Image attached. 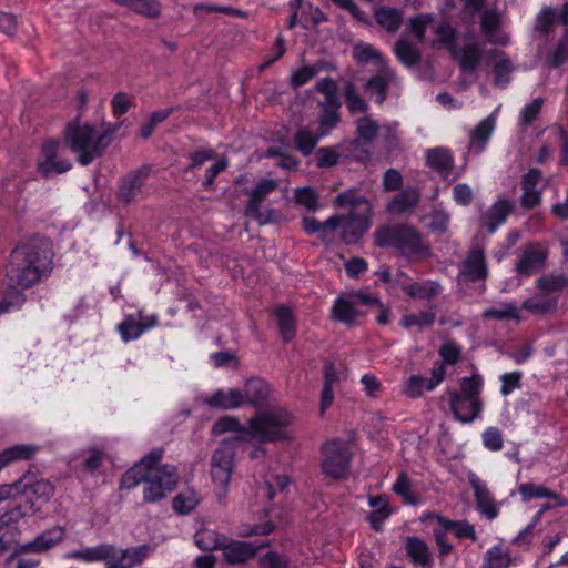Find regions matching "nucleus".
<instances>
[{
	"label": "nucleus",
	"instance_id": "obj_1",
	"mask_svg": "<svg viewBox=\"0 0 568 568\" xmlns=\"http://www.w3.org/2000/svg\"><path fill=\"white\" fill-rule=\"evenodd\" d=\"M53 267V246L49 239L32 236L10 253L6 267L7 297L0 302V315L26 301L21 290L30 288L47 277Z\"/></svg>",
	"mask_w": 568,
	"mask_h": 568
},
{
	"label": "nucleus",
	"instance_id": "obj_2",
	"mask_svg": "<svg viewBox=\"0 0 568 568\" xmlns=\"http://www.w3.org/2000/svg\"><path fill=\"white\" fill-rule=\"evenodd\" d=\"M161 458V449H155L143 457L123 475L121 487L131 489L144 484V501L156 503L164 498L175 488L178 475L173 465H160Z\"/></svg>",
	"mask_w": 568,
	"mask_h": 568
},
{
	"label": "nucleus",
	"instance_id": "obj_3",
	"mask_svg": "<svg viewBox=\"0 0 568 568\" xmlns=\"http://www.w3.org/2000/svg\"><path fill=\"white\" fill-rule=\"evenodd\" d=\"M65 145L75 154L78 162L85 166L100 158L110 144V132L103 126L77 118L63 130Z\"/></svg>",
	"mask_w": 568,
	"mask_h": 568
},
{
	"label": "nucleus",
	"instance_id": "obj_4",
	"mask_svg": "<svg viewBox=\"0 0 568 568\" xmlns=\"http://www.w3.org/2000/svg\"><path fill=\"white\" fill-rule=\"evenodd\" d=\"M335 203L351 207L346 216L341 217V237L346 244L356 243L371 227V203L363 196H357L352 190L338 194Z\"/></svg>",
	"mask_w": 568,
	"mask_h": 568
},
{
	"label": "nucleus",
	"instance_id": "obj_5",
	"mask_svg": "<svg viewBox=\"0 0 568 568\" xmlns=\"http://www.w3.org/2000/svg\"><path fill=\"white\" fill-rule=\"evenodd\" d=\"M483 386V377L479 374H473L460 379L459 390L447 392L450 409L457 420L466 424L480 416L484 407L480 397Z\"/></svg>",
	"mask_w": 568,
	"mask_h": 568
},
{
	"label": "nucleus",
	"instance_id": "obj_6",
	"mask_svg": "<svg viewBox=\"0 0 568 568\" xmlns=\"http://www.w3.org/2000/svg\"><path fill=\"white\" fill-rule=\"evenodd\" d=\"M375 243L381 247H394L408 257H423L428 253V247L418 232L407 225H386L377 229Z\"/></svg>",
	"mask_w": 568,
	"mask_h": 568
},
{
	"label": "nucleus",
	"instance_id": "obj_7",
	"mask_svg": "<svg viewBox=\"0 0 568 568\" xmlns=\"http://www.w3.org/2000/svg\"><path fill=\"white\" fill-rule=\"evenodd\" d=\"M292 416L286 409H270L257 414L248 420V440L271 443L290 438L288 426Z\"/></svg>",
	"mask_w": 568,
	"mask_h": 568
},
{
	"label": "nucleus",
	"instance_id": "obj_8",
	"mask_svg": "<svg viewBox=\"0 0 568 568\" xmlns=\"http://www.w3.org/2000/svg\"><path fill=\"white\" fill-rule=\"evenodd\" d=\"M568 277L564 273H549L540 276L536 282L538 293H535V314L550 313L557 308L558 300Z\"/></svg>",
	"mask_w": 568,
	"mask_h": 568
},
{
	"label": "nucleus",
	"instance_id": "obj_9",
	"mask_svg": "<svg viewBox=\"0 0 568 568\" xmlns=\"http://www.w3.org/2000/svg\"><path fill=\"white\" fill-rule=\"evenodd\" d=\"M368 304H379V298L363 292L341 295L334 301L331 314L333 320L351 326L366 314L361 306Z\"/></svg>",
	"mask_w": 568,
	"mask_h": 568
},
{
	"label": "nucleus",
	"instance_id": "obj_10",
	"mask_svg": "<svg viewBox=\"0 0 568 568\" xmlns=\"http://www.w3.org/2000/svg\"><path fill=\"white\" fill-rule=\"evenodd\" d=\"M236 442L224 439L211 457V477L216 489L224 496L234 468Z\"/></svg>",
	"mask_w": 568,
	"mask_h": 568
},
{
	"label": "nucleus",
	"instance_id": "obj_11",
	"mask_svg": "<svg viewBox=\"0 0 568 568\" xmlns=\"http://www.w3.org/2000/svg\"><path fill=\"white\" fill-rule=\"evenodd\" d=\"M352 452L346 442L331 440L323 446L322 470L332 478H345L349 473Z\"/></svg>",
	"mask_w": 568,
	"mask_h": 568
},
{
	"label": "nucleus",
	"instance_id": "obj_12",
	"mask_svg": "<svg viewBox=\"0 0 568 568\" xmlns=\"http://www.w3.org/2000/svg\"><path fill=\"white\" fill-rule=\"evenodd\" d=\"M410 30L419 42L425 41V32L427 29H432L436 34V39L433 41V45L436 43L447 45L452 51L454 45L455 31L448 23L434 24V18L430 14H420L412 18Z\"/></svg>",
	"mask_w": 568,
	"mask_h": 568
},
{
	"label": "nucleus",
	"instance_id": "obj_13",
	"mask_svg": "<svg viewBox=\"0 0 568 568\" xmlns=\"http://www.w3.org/2000/svg\"><path fill=\"white\" fill-rule=\"evenodd\" d=\"M65 144L59 141H48L42 146V159L38 164L40 173L44 176L61 174L72 168L71 162L64 156Z\"/></svg>",
	"mask_w": 568,
	"mask_h": 568
},
{
	"label": "nucleus",
	"instance_id": "obj_14",
	"mask_svg": "<svg viewBox=\"0 0 568 568\" xmlns=\"http://www.w3.org/2000/svg\"><path fill=\"white\" fill-rule=\"evenodd\" d=\"M19 485L18 490H14V496L22 493L30 501V511H38L41 506L50 500L54 493V486L47 479L27 480L22 479L17 481Z\"/></svg>",
	"mask_w": 568,
	"mask_h": 568
},
{
	"label": "nucleus",
	"instance_id": "obj_15",
	"mask_svg": "<svg viewBox=\"0 0 568 568\" xmlns=\"http://www.w3.org/2000/svg\"><path fill=\"white\" fill-rule=\"evenodd\" d=\"M500 106H497L488 116L483 119L469 133L468 154L478 155L481 153L490 140L497 122V113Z\"/></svg>",
	"mask_w": 568,
	"mask_h": 568
},
{
	"label": "nucleus",
	"instance_id": "obj_16",
	"mask_svg": "<svg viewBox=\"0 0 568 568\" xmlns=\"http://www.w3.org/2000/svg\"><path fill=\"white\" fill-rule=\"evenodd\" d=\"M159 324L156 315L142 318L141 312L138 313V317L129 315L122 323L119 324L118 331L123 342L128 343L138 339L146 331L155 327Z\"/></svg>",
	"mask_w": 568,
	"mask_h": 568
},
{
	"label": "nucleus",
	"instance_id": "obj_17",
	"mask_svg": "<svg viewBox=\"0 0 568 568\" xmlns=\"http://www.w3.org/2000/svg\"><path fill=\"white\" fill-rule=\"evenodd\" d=\"M150 552V547L139 546L126 549H118L111 545L110 557L106 564L110 568H132L141 564Z\"/></svg>",
	"mask_w": 568,
	"mask_h": 568
},
{
	"label": "nucleus",
	"instance_id": "obj_18",
	"mask_svg": "<svg viewBox=\"0 0 568 568\" xmlns=\"http://www.w3.org/2000/svg\"><path fill=\"white\" fill-rule=\"evenodd\" d=\"M555 24L568 28V0L558 9L545 7L536 18L535 30L548 36Z\"/></svg>",
	"mask_w": 568,
	"mask_h": 568
},
{
	"label": "nucleus",
	"instance_id": "obj_19",
	"mask_svg": "<svg viewBox=\"0 0 568 568\" xmlns=\"http://www.w3.org/2000/svg\"><path fill=\"white\" fill-rule=\"evenodd\" d=\"M513 203L507 199H499L493 203L481 215V225L493 234L501 226L513 211Z\"/></svg>",
	"mask_w": 568,
	"mask_h": 568
},
{
	"label": "nucleus",
	"instance_id": "obj_20",
	"mask_svg": "<svg viewBox=\"0 0 568 568\" xmlns=\"http://www.w3.org/2000/svg\"><path fill=\"white\" fill-rule=\"evenodd\" d=\"M203 402L212 408L232 410L244 406L242 392L236 388L217 389L204 397Z\"/></svg>",
	"mask_w": 568,
	"mask_h": 568
},
{
	"label": "nucleus",
	"instance_id": "obj_21",
	"mask_svg": "<svg viewBox=\"0 0 568 568\" xmlns=\"http://www.w3.org/2000/svg\"><path fill=\"white\" fill-rule=\"evenodd\" d=\"M64 537V528L61 526H54L37 536L34 540L21 546V550L26 552H43L61 542Z\"/></svg>",
	"mask_w": 568,
	"mask_h": 568
},
{
	"label": "nucleus",
	"instance_id": "obj_22",
	"mask_svg": "<svg viewBox=\"0 0 568 568\" xmlns=\"http://www.w3.org/2000/svg\"><path fill=\"white\" fill-rule=\"evenodd\" d=\"M264 545H254L247 541H233L225 538L222 547L224 558L230 564H240L252 558L256 550Z\"/></svg>",
	"mask_w": 568,
	"mask_h": 568
},
{
	"label": "nucleus",
	"instance_id": "obj_23",
	"mask_svg": "<svg viewBox=\"0 0 568 568\" xmlns=\"http://www.w3.org/2000/svg\"><path fill=\"white\" fill-rule=\"evenodd\" d=\"M480 27L487 42L500 45L508 43V36L500 29V17L495 11L483 12Z\"/></svg>",
	"mask_w": 568,
	"mask_h": 568
},
{
	"label": "nucleus",
	"instance_id": "obj_24",
	"mask_svg": "<svg viewBox=\"0 0 568 568\" xmlns=\"http://www.w3.org/2000/svg\"><path fill=\"white\" fill-rule=\"evenodd\" d=\"M426 163L444 180H448L453 171L454 158L447 149L434 148L426 151Z\"/></svg>",
	"mask_w": 568,
	"mask_h": 568
},
{
	"label": "nucleus",
	"instance_id": "obj_25",
	"mask_svg": "<svg viewBox=\"0 0 568 568\" xmlns=\"http://www.w3.org/2000/svg\"><path fill=\"white\" fill-rule=\"evenodd\" d=\"M470 485L474 489L478 510L488 519H494L498 515V508L486 487L485 483L478 477L471 476L469 478Z\"/></svg>",
	"mask_w": 568,
	"mask_h": 568
},
{
	"label": "nucleus",
	"instance_id": "obj_26",
	"mask_svg": "<svg viewBox=\"0 0 568 568\" xmlns=\"http://www.w3.org/2000/svg\"><path fill=\"white\" fill-rule=\"evenodd\" d=\"M276 189H277V182L275 180H273V179L261 180L250 193V201L246 206V214L256 220H260L261 203L266 199L267 195H270Z\"/></svg>",
	"mask_w": 568,
	"mask_h": 568
},
{
	"label": "nucleus",
	"instance_id": "obj_27",
	"mask_svg": "<svg viewBox=\"0 0 568 568\" xmlns=\"http://www.w3.org/2000/svg\"><path fill=\"white\" fill-rule=\"evenodd\" d=\"M464 274L470 281L484 280L487 276V264L484 250L473 248L464 263Z\"/></svg>",
	"mask_w": 568,
	"mask_h": 568
},
{
	"label": "nucleus",
	"instance_id": "obj_28",
	"mask_svg": "<svg viewBox=\"0 0 568 568\" xmlns=\"http://www.w3.org/2000/svg\"><path fill=\"white\" fill-rule=\"evenodd\" d=\"M111 545L101 544L94 547H87L83 549H78L73 551H69L64 555L67 559L79 560L83 562H98L105 561L110 557Z\"/></svg>",
	"mask_w": 568,
	"mask_h": 568
},
{
	"label": "nucleus",
	"instance_id": "obj_29",
	"mask_svg": "<svg viewBox=\"0 0 568 568\" xmlns=\"http://www.w3.org/2000/svg\"><path fill=\"white\" fill-rule=\"evenodd\" d=\"M146 173L139 170L130 173L122 182L119 189V199L124 203H130L142 191Z\"/></svg>",
	"mask_w": 568,
	"mask_h": 568
},
{
	"label": "nucleus",
	"instance_id": "obj_30",
	"mask_svg": "<svg viewBox=\"0 0 568 568\" xmlns=\"http://www.w3.org/2000/svg\"><path fill=\"white\" fill-rule=\"evenodd\" d=\"M561 496L550 491L544 486H535V523L548 510L558 506H562Z\"/></svg>",
	"mask_w": 568,
	"mask_h": 568
},
{
	"label": "nucleus",
	"instance_id": "obj_31",
	"mask_svg": "<svg viewBox=\"0 0 568 568\" xmlns=\"http://www.w3.org/2000/svg\"><path fill=\"white\" fill-rule=\"evenodd\" d=\"M244 397V405H261L270 394V387L266 382L261 378H251L246 382L244 389L241 390Z\"/></svg>",
	"mask_w": 568,
	"mask_h": 568
},
{
	"label": "nucleus",
	"instance_id": "obj_32",
	"mask_svg": "<svg viewBox=\"0 0 568 568\" xmlns=\"http://www.w3.org/2000/svg\"><path fill=\"white\" fill-rule=\"evenodd\" d=\"M420 194L416 187H407L396 194L387 205V211L392 214H402L414 207L419 201Z\"/></svg>",
	"mask_w": 568,
	"mask_h": 568
},
{
	"label": "nucleus",
	"instance_id": "obj_33",
	"mask_svg": "<svg viewBox=\"0 0 568 568\" xmlns=\"http://www.w3.org/2000/svg\"><path fill=\"white\" fill-rule=\"evenodd\" d=\"M515 562L516 558L510 556L508 549L496 545L485 552L481 568H509Z\"/></svg>",
	"mask_w": 568,
	"mask_h": 568
},
{
	"label": "nucleus",
	"instance_id": "obj_34",
	"mask_svg": "<svg viewBox=\"0 0 568 568\" xmlns=\"http://www.w3.org/2000/svg\"><path fill=\"white\" fill-rule=\"evenodd\" d=\"M37 450V446L27 444L13 445L6 448L0 453V471L11 463L32 458Z\"/></svg>",
	"mask_w": 568,
	"mask_h": 568
},
{
	"label": "nucleus",
	"instance_id": "obj_35",
	"mask_svg": "<svg viewBox=\"0 0 568 568\" xmlns=\"http://www.w3.org/2000/svg\"><path fill=\"white\" fill-rule=\"evenodd\" d=\"M212 433L214 435L234 433L235 437L233 439L236 443L237 440H248L247 426H243L239 419L232 416H224L216 420L212 427Z\"/></svg>",
	"mask_w": 568,
	"mask_h": 568
},
{
	"label": "nucleus",
	"instance_id": "obj_36",
	"mask_svg": "<svg viewBox=\"0 0 568 568\" xmlns=\"http://www.w3.org/2000/svg\"><path fill=\"white\" fill-rule=\"evenodd\" d=\"M452 53L458 60L463 71H473L481 58V50L475 43H467L460 50L456 47L452 48Z\"/></svg>",
	"mask_w": 568,
	"mask_h": 568
},
{
	"label": "nucleus",
	"instance_id": "obj_37",
	"mask_svg": "<svg viewBox=\"0 0 568 568\" xmlns=\"http://www.w3.org/2000/svg\"><path fill=\"white\" fill-rule=\"evenodd\" d=\"M491 59L496 61L494 65V83L497 87L504 88L510 81V74L513 72V64L503 51L494 50L491 52Z\"/></svg>",
	"mask_w": 568,
	"mask_h": 568
},
{
	"label": "nucleus",
	"instance_id": "obj_38",
	"mask_svg": "<svg viewBox=\"0 0 568 568\" xmlns=\"http://www.w3.org/2000/svg\"><path fill=\"white\" fill-rule=\"evenodd\" d=\"M282 339L287 343L295 337L296 320L291 308L280 306L274 311Z\"/></svg>",
	"mask_w": 568,
	"mask_h": 568
},
{
	"label": "nucleus",
	"instance_id": "obj_39",
	"mask_svg": "<svg viewBox=\"0 0 568 568\" xmlns=\"http://www.w3.org/2000/svg\"><path fill=\"white\" fill-rule=\"evenodd\" d=\"M406 550L414 564L419 566H430L432 556L425 541L417 537H408Z\"/></svg>",
	"mask_w": 568,
	"mask_h": 568
},
{
	"label": "nucleus",
	"instance_id": "obj_40",
	"mask_svg": "<svg viewBox=\"0 0 568 568\" xmlns=\"http://www.w3.org/2000/svg\"><path fill=\"white\" fill-rule=\"evenodd\" d=\"M302 224L306 233L324 236L338 229V225L341 224V217L339 215H333L325 222L321 223L312 216H306L303 219Z\"/></svg>",
	"mask_w": 568,
	"mask_h": 568
},
{
	"label": "nucleus",
	"instance_id": "obj_41",
	"mask_svg": "<svg viewBox=\"0 0 568 568\" xmlns=\"http://www.w3.org/2000/svg\"><path fill=\"white\" fill-rule=\"evenodd\" d=\"M322 136L321 132L314 133L311 128H301L294 138L295 146L303 155L307 156L312 154Z\"/></svg>",
	"mask_w": 568,
	"mask_h": 568
},
{
	"label": "nucleus",
	"instance_id": "obj_42",
	"mask_svg": "<svg viewBox=\"0 0 568 568\" xmlns=\"http://www.w3.org/2000/svg\"><path fill=\"white\" fill-rule=\"evenodd\" d=\"M437 520L444 530L453 532L456 538H469L471 540H476L475 528L468 521H455L444 517H437Z\"/></svg>",
	"mask_w": 568,
	"mask_h": 568
},
{
	"label": "nucleus",
	"instance_id": "obj_43",
	"mask_svg": "<svg viewBox=\"0 0 568 568\" xmlns=\"http://www.w3.org/2000/svg\"><path fill=\"white\" fill-rule=\"evenodd\" d=\"M114 2L150 18L158 17L161 12V4L158 0H113Z\"/></svg>",
	"mask_w": 568,
	"mask_h": 568
},
{
	"label": "nucleus",
	"instance_id": "obj_44",
	"mask_svg": "<svg viewBox=\"0 0 568 568\" xmlns=\"http://www.w3.org/2000/svg\"><path fill=\"white\" fill-rule=\"evenodd\" d=\"M225 538L215 530L203 528L195 532L194 542L200 549L210 551L217 548L222 549Z\"/></svg>",
	"mask_w": 568,
	"mask_h": 568
},
{
	"label": "nucleus",
	"instance_id": "obj_45",
	"mask_svg": "<svg viewBox=\"0 0 568 568\" xmlns=\"http://www.w3.org/2000/svg\"><path fill=\"white\" fill-rule=\"evenodd\" d=\"M368 504L374 508L368 520L375 530H379L384 520L390 515L387 500L384 496H374L369 498Z\"/></svg>",
	"mask_w": 568,
	"mask_h": 568
},
{
	"label": "nucleus",
	"instance_id": "obj_46",
	"mask_svg": "<svg viewBox=\"0 0 568 568\" xmlns=\"http://www.w3.org/2000/svg\"><path fill=\"white\" fill-rule=\"evenodd\" d=\"M483 317L496 321L518 320L519 311L515 303L505 302L486 308L483 312Z\"/></svg>",
	"mask_w": 568,
	"mask_h": 568
},
{
	"label": "nucleus",
	"instance_id": "obj_47",
	"mask_svg": "<svg viewBox=\"0 0 568 568\" xmlns=\"http://www.w3.org/2000/svg\"><path fill=\"white\" fill-rule=\"evenodd\" d=\"M439 285L435 282L409 283L403 285V290L412 297L429 300L439 293Z\"/></svg>",
	"mask_w": 568,
	"mask_h": 568
},
{
	"label": "nucleus",
	"instance_id": "obj_48",
	"mask_svg": "<svg viewBox=\"0 0 568 568\" xmlns=\"http://www.w3.org/2000/svg\"><path fill=\"white\" fill-rule=\"evenodd\" d=\"M376 21L379 26L389 32L396 31L403 20V14L394 8H382L375 13Z\"/></svg>",
	"mask_w": 568,
	"mask_h": 568
},
{
	"label": "nucleus",
	"instance_id": "obj_49",
	"mask_svg": "<svg viewBox=\"0 0 568 568\" xmlns=\"http://www.w3.org/2000/svg\"><path fill=\"white\" fill-rule=\"evenodd\" d=\"M392 72L386 71L384 75H377L368 80L366 89L371 95L375 97L377 103H383L387 97V88L392 79Z\"/></svg>",
	"mask_w": 568,
	"mask_h": 568
},
{
	"label": "nucleus",
	"instance_id": "obj_50",
	"mask_svg": "<svg viewBox=\"0 0 568 568\" xmlns=\"http://www.w3.org/2000/svg\"><path fill=\"white\" fill-rule=\"evenodd\" d=\"M357 134L361 140H364L366 142H371L374 140L377 134L382 131H387V134L390 135V128L389 126H379L376 122H374L372 119L365 116L357 121Z\"/></svg>",
	"mask_w": 568,
	"mask_h": 568
},
{
	"label": "nucleus",
	"instance_id": "obj_51",
	"mask_svg": "<svg viewBox=\"0 0 568 568\" xmlns=\"http://www.w3.org/2000/svg\"><path fill=\"white\" fill-rule=\"evenodd\" d=\"M394 52L398 60L408 67L416 64L419 60V52L416 47L404 39L396 42Z\"/></svg>",
	"mask_w": 568,
	"mask_h": 568
},
{
	"label": "nucleus",
	"instance_id": "obj_52",
	"mask_svg": "<svg viewBox=\"0 0 568 568\" xmlns=\"http://www.w3.org/2000/svg\"><path fill=\"white\" fill-rule=\"evenodd\" d=\"M316 90L325 95V104L328 106H334L338 109L341 106V101L337 94V85L335 81L331 78L321 79L316 83Z\"/></svg>",
	"mask_w": 568,
	"mask_h": 568
},
{
	"label": "nucleus",
	"instance_id": "obj_53",
	"mask_svg": "<svg viewBox=\"0 0 568 568\" xmlns=\"http://www.w3.org/2000/svg\"><path fill=\"white\" fill-rule=\"evenodd\" d=\"M568 60V36L564 33L552 52L548 55L547 62L551 68H559Z\"/></svg>",
	"mask_w": 568,
	"mask_h": 568
},
{
	"label": "nucleus",
	"instance_id": "obj_54",
	"mask_svg": "<svg viewBox=\"0 0 568 568\" xmlns=\"http://www.w3.org/2000/svg\"><path fill=\"white\" fill-rule=\"evenodd\" d=\"M199 504V498L194 491L179 494L173 499V508L181 515L191 513Z\"/></svg>",
	"mask_w": 568,
	"mask_h": 568
},
{
	"label": "nucleus",
	"instance_id": "obj_55",
	"mask_svg": "<svg viewBox=\"0 0 568 568\" xmlns=\"http://www.w3.org/2000/svg\"><path fill=\"white\" fill-rule=\"evenodd\" d=\"M428 392V379L422 375H412L403 389V394L410 398H416Z\"/></svg>",
	"mask_w": 568,
	"mask_h": 568
},
{
	"label": "nucleus",
	"instance_id": "obj_56",
	"mask_svg": "<svg viewBox=\"0 0 568 568\" xmlns=\"http://www.w3.org/2000/svg\"><path fill=\"white\" fill-rule=\"evenodd\" d=\"M324 106L323 113L320 118V132L321 135H327L333 128L336 126L339 118L337 113V109L334 106H328L324 103H321Z\"/></svg>",
	"mask_w": 568,
	"mask_h": 568
},
{
	"label": "nucleus",
	"instance_id": "obj_57",
	"mask_svg": "<svg viewBox=\"0 0 568 568\" xmlns=\"http://www.w3.org/2000/svg\"><path fill=\"white\" fill-rule=\"evenodd\" d=\"M435 315L430 312H419L417 314H407L402 318V325L406 328L418 326L427 327L433 325Z\"/></svg>",
	"mask_w": 568,
	"mask_h": 568
},
{
	"label": "nucleus",
	"instance_id": "obj_58",
	"mask_svg": "<svg viewBox=\"0 0 568 568\" xmlns=\"http://www.w3.org/2000/svg\"><path fill=\"white\" fill-rule=\"evenodd\" d=\"M295 201L310 211L318 209V197L311 187H300L294 191Z\"/></svg>",
	"mask_w": 568,
	"mask_h": 568
},
{
	"label": "nucleus",
	"instance_id": "obj_59",
	"mask_svg": "<svg viewBox=\"0 0 568 568\" xmlns=\"http://www.w3.org/2000/svg\"><path fill=\"white\" fill-rule=\"evenodd\" d=\"M481 438H483V445L488 450L498 452L503 448V445H504L503 435H501V432L496 427H493V426L487 427L484 430Z\"/></svg>",
	"mask_w": 568,
	"mask_h": 568
},
{
	"label": "nucleus",
	"instance_id": "obj_60",
	"mask_svg": "<svg viewBox=\"0 0 568 568\" xmlns=\"http://www.w3.org/2000/svg\"><path fill=\"white\" fill-rule=\"evenodd\" d=\"M345 100L352 113L364 112L367 109L366 102L359 97L352 83H348L345 88Z\"/></svg>",
	"mask_w": 568,
	"mask_h": 568
},
{
	"label": "nucleus",
	"instance_id": "obj_61",
	"mask_svg": "<svg viewBox=\"0 0 568 568\" xmlns=\"http://www.w3.org/2000/svg\"><path fill=\"white\" fill-rule=\"evenodd\" d=\"M317 73V69L312 65L302 67L292 71L290 77V83L293 88H300L307 82H310L315 74Z\"/></svg>",
	"mask_w": 568,
	"mask_h": 568
},
{
	"label": "nucleus",
	"instance_id": "obj_62",
	"mask_svg": "<svg viewBox=\"0 0 568 568\" xmlns=\"http://www.w3.org/2000/svg\"><path fill=\"white\" fill-rule=\"evenodd\" d=\"M523 377V373L520 371H515L511 373H505L500 376L501 387L500 393L503 396H508L515 389L520 387V379Z\"/></svg>",
	"mask_w": 568,
	"mask_h": 568
},
{
	"label": "nucleus",
	"instance_id": "obj_63",
	"mask_svg": "<svg viewBox=\"0 0 568 568\" xmlns=\"http://www.w3.org/2000/svg\"><path fill=\"white\" fill-rule=\"evenodd\" d=\"M453 200L462 206H468L473 202V189L466 183H458L453 187Z\"/></svg>",
	"mask_w": 568,
	"mask_h": 568
},
{
	"label": "nucleus",
	"instance_id": "obj_64",
	"mask_svg": "<svg viewBox=\"0 0 568 568\" xmlns=\"http://www.w3.org/2000/svg\"><path fill=\"white\" fill-rule=\"evenodd\" d=\"M354 58L358 63H367L381 59V53L371 44L359 43L354 47Z\"/></svg>",
	"mask_w": 568,
	"mask_h": 568
}]
</instances>
